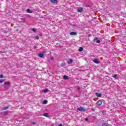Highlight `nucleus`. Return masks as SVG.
Instances as JSON below:
<instances>
[{"label": "nucleus", "mask_w": 126, "mask_h": 126, "mask_svg": "<svg viewBox=\"0 0 126 126\" xmlns=\"http://www.w3.org/2000/svg\"><path fill=\"white\" fill-rule=\"evenodd\" d=\"M78 111L79 112H86V110L84 107H79L77 108Z\"/></svg>", "instance_id": "obj_1"}, {"label": "nucleus", "mask_w": 126, "mask_h": 126, "mask_svg": "<svg viewBox=\"0 0 126 126\" xmlns=\"http://www.w3.org/2000/svg\"><path fill=\"white\" fill-rule=\"evenodd\" d=\"M96 42V43H97V44H99V43H100V40H98V38L95 37L94 38V40H93V42Z\"/></svg>", "instance_id": "obj_2"}, {"label": "nucleus", "mask_w": 126, "mask_h": 126, "mask_svg": "<svg viewBox=\"0 0 126 126\" xmlns=\"http://www.w3.org/2000/svg\"><path fill=\"white\" fill-rule=\"evenodd\" d=\"M93 62H94V63H100V62H99V61H98V59H94Z\"/></svg>", "instance_id": "obj_3"}, {"label": "nucleus", "mask_w": 126, "mask_h": 126, "mask_svg": "<svg viewBox=\"0 0 126 126\" xmlns=\"http://www.w3.org/2000/svg\"><path fill=\"white\" fill-rule=\"evenodd\" d=\"M78 12H82L83 11V8L82 7H79L77 9Z\"/></svg>", "instance_id": "obj_4"}, {"label": "nucleus", "mask_w": 126, "mask_h": 126, "mask_svg": "<svg viewBox=\"0 0 126 126\" xmlns=\"http://www.w3.org/2000/svg\"><path fill=\"white\" fill-rule=\"evenodd\" d=\"M96 104L97 106H101L102 105V101L101 100H98L97 101Z\"/></svg>", "instance_id": "obj_5"}, {"label": "nucleus", "mask_w": 126, "mask_h": 126, "mask_svg": "<svg viewBox=\"0 0 126 126\" xmlns=\"http://www.w3.org/2000/svg\"><path fill=\"white\" fill-rule=\"evenodd\" d=\"M70 35H73V36H76V35H77V32H71L70 33Z\"/></svg>", "instance_id": "obj_6"}, {"label": "nucleus", "mask_w": 126, "mask_h": 126, "mask_svg": "<svg viewBox=\"0 0 126 126\" xmlns=\"http://www.w3.org/2000/svg\"><path fill=\"white\" fill-rule=\"evenodd\" d=\"M39 58H43L44 57V53H40L38 54Z\"/></svg>", "instance_id": "obj_7"}, {"label": "nucleus", "mask_w": 126, "mask_h": 126, "mask_svg": "<svg viewBox=\"0 0 126 126\" xmlns=\"http://www.w3.org/2000/svg\"><path fill=\"white\" fill-rule=\"evenodd\" d=\"M95 95H96V96H97V97H101L102 94L96 93H95Z\"/></svg>", "instance_id": "obj_8"}, {"label": "nucleus", "mask_w": 126, "mask_h": 126, "mask_svg": "<svg viewBox=\"0 0 126 126\" xmlns=\"http://www.w3.org/2000/svg\"><path fill=\"white\" fill-rule=\"evenodd\" d=\"M73 62V60L72 59H70L69 61H67L68 64H70V63H72V62Z\"/></svg>", "instance_id": "obj_9"}, {"label": "nucleus", "mask_w": 126, "mask_h": 126, "mask_svg": "<svg viewBox=\"0 0 126 126\" xmlns=\"http://www.w3.org/2000/svg\"><path fill=\"white\" fill-rule=\"evenodd\" d=\"M43 116L44 117H46V118H49V114L47 113H43Z\"/></svg>", "instance_id": "obj_10"}, {"label": "nucleus", "mask_w": 126, "mask_h": 126, "mask_svg": "<svg viewBox=\"0 0 126 126\" xmlns=\"http://www.w3.org/2000/svg\"><path fill=\"white\" fill-rule=\"evenodd\" d=\"M52 3H57L58 2L57 0H51Z\"/></svg>", "instance_id": "obj_11"}, {"label": "nucleus", "mask_w": 126, "mask_h": 126, "mask_svg": "<svg viewBox=\"0 0 126 126\" xmlns=\"http://www.w3.org/2000/svg\"><path fill=\"white\" fill-rule=\"evenodd\" d=\"M63 79H65V80H67V79H68V76H67L66 75H64L63 76Z\"/></svg>", "instance_id": "obj_12"}, {"label": "nucleus", "mask_w": 126, "mask_h": 126, "mask_svg": "<svg viewBox=\"0 0 126 126\" xmlns=\"http://www.w3.org/2000/svg\"><path fill=\"white\" fill-rule=\"evenodd\" d=\"M27 11L28 13H32L33 12V11H32L30 9H27Z\"/></svg>", "instance_id": "obj_13"}, {"label": "nucleus", "mask_w": 126, "mask_h": 126, "mask_svg": "<svg viewBox=\"0 0 126 126\" xmlns=\"http://www.w3.org/2000/svg\"><path fill=\"white\" fill-rule=\"evenodd\" d=\"M22 22H26V19L25 18H21Z\"/></svg>", "instance_id": "obj_14"}, {"label": "nucleus", "mask_w": 126, "mask_h": 126, "mask_svg": "<svg viewBox=\"0 0 126 126\" xmlns=\"http://www.w3.org/2000/svg\"><path fill=\"white\" fill-rule=\"evenodd\" d=\"M9 84H10V83H9V82H4L5 85L8 86V85H9Z\"/></svg>", "instance_id": "obj_15"}, {"label": "nucleus", "mask_w": 126, "mask_h": 126, "mask_svg": "<svg viewBox=\"0 0 126 126\" xmlns=\"http://www.w3.org/2000/svg\"><path fill=\"white\" fill-rule=\"evenodd\" d=\"M7 109H8V106H6L2 108V110L4 111V110H7Z\"/></svg>", "instance_id": "obj_16"}, {"label": "nucleus", "mask_w": 126, "mask_h": 126, "mask_svg": "<svg viewBox=\"0 0 126 126\" xmlns=\"http://www.w3.org/2000/svg\"><path fill=\"white\" fill-rule=\"evenodd\" d=\"M82 51H83V48L80 47L79 49V52H82Z\"/></svg>", "instance_id": "obj_17"}, {"label": "nucleus", "mask_w": 126, "mask_h": 126, "mask_svg": "<svg viewBox=\"0 0 126 126\" xmlns=\"http://www.w3.org/2000/svg\"><path fill=\"white\" fill-rule=\"evenodd\" d=\"M61 66L62 67H63V66H64V65H65V63H62L61 64Z\"/></svg>", "instance_id": "obj_18"}, {"label": "nucleus", "mask_w": 126, "mask_h": 126, "mask_svg": "<svg viewBox=\"0 0 126 126\" xmlns=\"http://www.w3.org/2000/svg\"><path fill=\"white\" fill-rule=\"evenodd\" d=\"M48 89H45V90H43V92H44V93H47V92H48Z\"/></svg>", "instance_id": "obj_19"}, {"label": "nucleus", "mask_w": 126, "mask_h": 126, "mask_svg": "<svg viewBox=\"0 0 126 126\" xmlns=\"http://www.w3.org/2000/svg\"><path fill=\"white\" fill-rule=\"evenodd\" d=\"M113 77H114V78H117V77H118V75L116 74L113 76Z\"/></svg>", "instance_id": "obj_20"}, {"label": "nucleus", "mask_w": 126, "mask_h": 126, "mask_svg": "<svg viewBox=\"0 0 126 126\" xmlns=\"http://www.w3.org/2000/svg\"><path fill=\"white\" fill-rule=\"evenodd\" d=\"M43 103V104H47V103H48V101L47 100H44Z\"/></svg>", "instance_id": "obj_21"}, {"label": "nucleus", "mask_w": 126, "mask_h": 126, "mask_svg": "<svg viewBox=\"0 0 126 126\" xmlns=\"http://www.w3.org/2000/svg\"><path fill=\"white\" fill-rule=\"evenodd\" d=\"M102 114L103 115H106V111H102Z\"/></svg>", "instance_id": "obj_22"}, {"label": "nucleus", "mask_w": 126, "mask_h": 126, "mask_svg": "<svg viewBox=\"0 0 126 126\" xmlns=\"http://www.w3.org/2000/svg\"><path fill=\"white\" fill-rule=\"evenodd\" d=\"M102 126H108V125L106 123H103L102 124Z\"/></svg>", "instance_id": "obj_23"}, {"label": "nucleus", "mask_w": 126, "mask_h": 126, "mask_svg": "<svg viewBox=\"0 0 126 126\" xmlns=\"http://www.w3.org/2000/svg\"><path fill=\"white\" fill-rule=\"evenodd\" d=\"M35 39H37V40L39 39V36L38 35L35 36Z\"/></svg>", "instance_id": "obj_24"}, {"label": "nucleus", "mask_w": 126, "mask_h": 126, "mask_svg": "<svg viewBox=\"0 0 126 126\" xmlns=\"http://www.w3.org/2000/svg\"><path fill=\"white\" fill-rule=\"evenodd\" d=\"M0 78H3V75L2 74L0 75Z\"/></svg>", "instance_id": "obj_25"}, {"label": "nucleus", "mask_w": 126, "mask_h": 126, "mask_svg": "<svg viewBox=\"0 0 126 126\" xmlns=\"http://www.w3.org/2000/svg\"><path fill=\"white\" fill-rule=\"evenodd\" d=\"M32 31L33 32H34L35 33H36V30L35 29H32Z\"/></svg>", "instance_id": "obj_26"}, {"label": "nucleus", "mask_w": 126, "mask_h": 126, "mask_svg": "<svg viewBox=\"0 0 126 126\" xmlns=\"http://www.w3.org/2000/svg\"><path fill=\"white\" fill-rule=\"evenodd\" d=\"M3 82V81L0 80V83H2Z\"/></svg>", "instance_id": "obj_27"}, {"label": "nucleus", "mask_w": 126, "mask_h": 126, "mask_svg": "<svg viewBox=\"0 0 126 126\" xmlns=\"http://www.w3.org/2000/svg\"><path fill=\"white\" fill-rule=\"evenodd\" d=\"M85 121H86V122H88V118H86Z\"/></svg>", "instance_id": "obj_28"}, {"label": "nucleus", "mask_w": 126, "mask_h": 126, "mask_svg": "<svg viewBox=\"0 0 126 126\" xmlns=\"http://www.w3.org/2000/svg\"><path fill=\"white\" fill-rule=\"evenodd\" d=\"M58 126H63V124H61L58 125Z\"/></svg>", "instance_id": "obj_29"}, {"label": "nucleus", "mask_w": 126, "mask_h": 126, "mask_svg": "<svg viewBox=\"0 0 126 126\" xmlns=\"http://www.w3.org/2000/svg\"><path fill=\"white\" fill-rule=\"evenodd\" d=\"M77 89H78V90H80V87H78V88H77Z\"/></svg>", "instance_id": "obj_30"}, {"label": "nucleus", "mask_w": 126, "mask_h": 126, "mask_svg": "<svg viewBox=\"0 0 126 126\" xmlns=\"http://www.w3.org/2000/svg\"><path fill=\"white\" fill-rule=\"evenodd\" d=\"M32 124L33 125H35V123L34 122H32Z\"/></svg>", "instance_id": "obj_31"}, {"label": "nucleus", "mask_w": 126, "mask_h": 126, "mask_svg": "<svg viewBox=\"0 0 126 126\" xmlns=\"http://www.w3.org/2000/svg\"><path fill=\"white\" fill-rule=\"evenodd\" d=\"M87 6L88 7H90V5H87Z\"/></svg>", "instance_id": "obj_32"}, {"label": "nucleus", "mask_w": 126, "mask_h": 126, "mask_svg": "<svg viewBox=\"0 0 126 126\" xmlns=\"http://www.w3.org/2000/svg\"><path fill=\"white\" fill-rule=\"evenodd\" d=\"M3 52H0V54H3Z\"/></svg>", "instance_id": "obj_33"}, {"label": "nucleus", "mask_w": 126, "mask_h": 126, "mask_svg": "<svg viewBox=\"0 0 126 126\" xmlns=\"http://www.w3.org/2000/svg\"><path fill=\"white\" fill-rule=\"evenodd\" d=\"M90 36H91V34H89V37H90Z\"/></svg>", "instance_id": "obj_34"}]
</instances>
